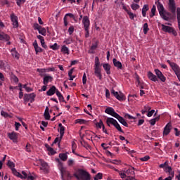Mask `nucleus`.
Returning <instances> with one entry per match:
<instances>
[{"label":"nucleus","instance_id":"obj_14","mask_svg":"<svg viewBox=\"0 0 180 180\" xmlns=\"http://www.w3.org/2000/svg\"><path fill=\"white\" fill-rule=\"evenodd\" d=\"M169 9L173 15H175V12L176 11L175 0H169Z\"/></svg>","mask_w":180,"mask_h":180},{"label":"nucleus","instance_id":"obj_25","mask_svg":"<svg viewBox=\"0 0 180 180\" xmlns=\"http://www.w3.org/2000/svg\"><path fill=\"white\" fill-rule=\"evenodd\" d=\"M58 131L60 134V139H63V136H64V131H65V128L63 126V124L60 123L58 124Z\"/></svg>","mask_w":180,"mask_h":180},{"label":"nucleus","instance_id":"obj_20","mask_svg":"<svg viewBox=\"0 0 180 180\" xmlns=\"http://www.w3.org/2000/svg\"><path fill=\"white\" fill-rule=\"evenodd\" d=\"M10 51L13 58H15L16 60H19L20 55H19V53H18V51H16V48H13L12 49H11Z\"/></svg>","mask_w":180,"mask_h":180},{"label":"nucleus","instance_id":"obj_48","mask_svg":"<svg viewBox=\"0 0 180 180\" xmlns=\"http://www.w3.org/2000/svg\"><path fill=\"white\" fill-rule=\"evenodd\" d=\"M63 43L65 44H71V43H72V37H69L68 39H66Z\"/></svg>","mask_w":180,"mask_h":180},{"label":"nucleus","instance_id":"obj_6","mask_svg":"<svg viewBox=\"0 0 180 180\" xmlns=\"http://www.w3.org/2000/svg\"><path fill=\"white\" fill-rule=\"evenodd\" d=\"M58 169L60 171L61 178L63 180H70L72 178L70 172L67 170V167H64V166H63V163L60 162L58 163Z\"/></svg>","mask_w":180,"mask_h":180},{"label":"nucleus","instance_id":"obj_29","mask_svg":"<svg viewBox=\"0 0 180 180\" xmlns=\"http://www.w3.org/2000/svg\"><path fill=\"white\" fill-rule=\"evenodd\" d=\"M103 68H104L106 74H108V75H110V65H109L108 63H104L103 65Z\"/></svg>","mask_w":180,"mask_h":180},{"label":"nucleus","instance_id":"obj_4","mask_svg":"<svg viewBox=\"0 0 180 180\" xmlns=\"http://www.w3.org/2000/svg\"><path fill=\"white\" fill-rule=\"evenodd\" d=\"M105 112L108 115H110V116H112L113 117H115V119H117L118 121L120 122V123H121V124H122L125 127H129V124H127L126 120H124V118L122 117V116H120L119 114H117V112H115V109H113V108L108 107L105 110Z\"/></svg>","mask_w":180,"mask_h":180},{"label":"nucleus","instance_id":"obj_52","mask_svg":"<svg viewBox=\"0 0 180 180\" xmlns=\"http://www.w3.org/2000/svg\"><path fill=\"white\" fill-rule=\"evenodd\" d=\"M74 164H75V161L73 159H69L68 160V165L69 167H72V165H74Z\"/></svg>","mask_w":180,"mask_h":180},{"label":"nucleus","instance_id":"obj_26","mask_svg":"<svg viewBox=\"0 0 180 180\" xmlns=\"http://www.w3.org/2000/svg\"><path fill=\"white\" fill-rule=\"evenodd\" d=\"M160 16L165 20H168V19H169V16H171V13L165 11L162 14H160Z\"/></svg>","mask_w":180,"mask_h":180},{"label":"nucleus","instance_id":"obj_33","mask_svg":"<svg viewBox=\"0 0 180 180\" xmlns=\"http://www.w3.org/2000/svg\"><path fill=\"white\" fill-rule=\"evenodd\" d=\"M59 158L62 161H67V160L68 158V155L67 153H60V154H59Z\"/></svg>","mask_w":180,"mask_h":180},{"label":"nucleus","instance_id":"obj_56","mask_svg":"<svg viewBox=\"0 0 180 180\" xmlns=\"http://www.w3.org/2000/svg\"><path fill=\"white\" fill-rule=\"evenodd\" d=\"M82 84L83 85H86V73L85 72L83 74Z\"/></svg>","mask_w":180,"mask_h":180},{"label":"nucleus","instance_id":"obj_39","mask_svg":"<svg viewBox=\"0 0 180 180\" xmlns=\"http://www.w3.org/2000/svg\"><path fill=\"white\" fill-rule=\"evenodd\" d=\"M131 8L133 11H137V9L140 8V5H139L136 3H132L131 5Z\"/></svg>","mask_w":180,"mask_h":180},{"label":"nucleus","instance_id":"obj_59","mask_svg":"<svg viewBox=\"0 0 180 180\" xmlns=\"http://www.w3.org/2000/svg\"><path fill=\"white\" fill-rule=\"evenodd\" d=\"M37 72H39V75H41V77H43V74L46 72V69H37Z\"/></svg>","mask_w":180,"mask_h":180},{"label":"nucleus","instance_id":"obj_19","mask_svg":"<svg viewBox=\"0 0 180 180\" xmlns=\"http://www.w3.org/2000/svg\"><path fill=\"white\" fill-rule=\"evenodd\" d=\"M101 67H94V74L97 78H99L100 79H102V74H101Z\"/></svg>","mask_w":180,"mask_h":180},{"label":"nucleus","instance_id":"obj_34","mask_svg":"<svg viewBox=\"0 0 180 180\" xmlns=\"http://www.w3.org/2000/svg\"><path fill=\"white\" fill-rule=\"evenodd\" d=\"M176 15H177V21H178L179 30L180 31V8L179 7H178L176 8Z\"/></svg>","mask_w":180,"mask_h":180},{"label":"nucleus","instance_id":"obj_58","mask_svg":"<svg viewBox=\"0 0 180 180\" xmlns=\"http://www.w3.org/2000/svg\"><path fill=\"white\" fill-rule=\"evenodd\" d=\"M168 166V161L165 162L164 163L160 165V168H163L165 169V168H167V167Z\"/></svg>","mask_w":180,"mask_h":180},{"label":"nucleus","instance_id":"obj_36","mask_svg":"<svg viewBox=\"0 0 180 180\" xmlns=\"http://www.w3.org/2000/svg\"><path fill=\"white\" fill-rule=\"evenodd\" d=\"M151 110V107L148 105H145L144 108L141 110L142 115H144L145 113H147Z\"/></svg>","mask_w":180,"mask_h":180},{"label":"nucleus","instance_id":"obj_21","mask_svg":"<svg viewBox=\"0 0 180 180\" xmlns=\"http://www.w3.org/2000/svg\"><path fill=\"white\" fill-rule=\"evenodd\" d=\"M33 46H34V49L35 50L36 54H37L38 53H41V51H43V49L40 46H39V44H37V40L34 41Z\"/></svg>","mask_w":180,"mask_h":180},{"label":"nucleus","instance_id":"obj_45","mask_svg":"<svg viewBox=\"0 0 180 180\" xmlns=\"http://www.w3.org/2000/svg\"><path fill=\"white\" fill-rule=\"evenodd\" d=\"M115 4H117L118 8H120V6H122L124 3H123V0H115Z\"/></svg>","mask_w":180,"mask_h":180},{"label":"nucleus","instance_id":"obj_24","mask_svg":"<svg viewBox=\"0 0 180 180\" xmlns=\"http://www.w3.org/2000/svg\"><path fill=\"white\" fill-rule=\"evenodd\" d=\"M60 51L63 53V54H66L67 56L70 54V49H68V47H67L65 45H63L61 46Z\"/></svg>","mask_w":180,"mask_h":180},{"label":"nucleus","instance_id":"obj_1","mask_svg":"<svg viewBox=\"0 0 180 180\" xmlns=\"http://www.w3.org/2000/svg\"><path fill=\"white\" fill-rule=\"evenodd\" d=\"M116 172H117L123 180H134L136 175V173L134 172V167H130L128 169L124 168L121 170L119 169H115Z\"/></svg>","mask_w":180,"mask_h":180},{"label":"nucleus","instance_id":"obj_61","mask_svg":"<svg viewBox=\"0 0 180 180\" xmlns=\"http://www.w3.org/2000/svg\"><path fill=\"white\" fill-rule=\"evenodd\" d=\"M155 112V110H149L147 113L148 117H151V116H153V115H154Z\"/></svg>","mask_w":180,"mask_h":180},{"label":"nucleus","instance_id":"obj_46","mask_svg":"<svg viewBox=\"0 0 180 180\" xmlns=\"http://www.w3.org/2000/svg\"><path fill=\"white\" fill-rule=\"evenodd\" d=\"M94 67H101V62H99V58H95Z\"/></svg>","mask_w":180,"mask_h":180},{"label":"nucleus","instance_id":"obj_41","mask_svg":"<svg viewBox=\"0 0 180 180\" xmlns=\"http://www.w3.org/2000/svg\"><path fill=\"white\" fill-rule=\"evenodd\" d=\"M136 79L137 85H139V86H141V88L143 89V82L140 81V77H139V75H136Z\"/></svg>","mask_w":180,"mask_h":180},{"label":"nucleus","instance_id":"obj_32","mask_svg":"<svg viewBox=\"0 0 180 180\" xmlns=\"http://www.w3.org/2000/svg\"><path fill=\"white\" fill-rule=\"evenodd\" d=\"M96 126L98 129H103V130H105V125L101 120H100L98 122L96 123Z\"/></svg>","mask_w":180,"mask_h":180},{"label":"nucleus","instance_id":"obj_10","mask_svg":"<svg viewBox=\"0 0 180 180\" xmlns=\"http://www.w3.org/2000/svg\"><path fill=\"white\" fill-rule=\"evenodd\" d=\"M169 65L180 82V68L174 63H170Z\"/></svg>","mask_w":180,"mask_h":180},{"label":"nucleus","instance_id":"obj_22","mask_svg":"<svg viewBox=\"0 0 180 180\" xmlns=\"http://www.w3.org/2000/svg\"><path fill=\"white\" fill-rule=\"evenodd\" d=\"M165 172L169 174V176H171L172 179L174 178V172L172 171V167L167 166L165 168Z\"/></svg>","mask_w":180,"mask_h":180},{"label":"nucleus","instance_id":"obj_2","mask_svg":"<svg viewBox=\"0 0 180 180\" xmlns=\"http://www.w3.org/2000/svg\"><path fill=\"white\" fill-rule=\"evenodd\" d=\"M7 165H8V167H9V168H11L13 175H15V176H18V178H20L21 179H27V180H34V176H33L32 174L27 175V172L25 171L22 172V175L20 173H19L18 171H16V169H15V163H13V162L8 161Z\"/></svg>","mask_w":180,"mask_h":180},{"label":"nucleus","instance_id":"obj_31","mask_svg":"<svg viewBox=\"0 0 180 180\" xmlns=\"http://www.w3.org/2000/svg\"><path fill=\"white\" fill-rule=\"evenodd\" d=\"M149 8H148V5L145 4L143 6L142 8V16H143V18H146V15L147 13V11H148Z\"/></svg>","mask_w":180,"mask_h":180},{"label":"nucleus","instance_id":"obj_18","mask_svg":"<svg viewBox=\"0 0 180 180\" xmlns=\"http://www.w3.org/2000/svg\"><path fill=\"white\" fill-rule=\"evenodd\" d=\"M53 81V76H50V75H45L44 76V85H47L49 82H51Z\"/></svg>","mask_w":180,"mask_h":180},{"label":"nucleus","instance_id":"obj_3","mask_svg":"<svg viewBox=\"0 0 180 180\" xmlns=\"http://www.w3.org/2000/svg\"><path fill=\"white\" fill-rule=\"evenodd\" d=\"M155 75L151 72V71L148 72L147 77L150 81H153V82H157L158 79H160L162 82H165V81H167V78L160 70L155 69Z\"/></svg>","mask_w":180,"mask_h":180},{"label":"nucleus","instance_id":"obj_53","mask_svg":"<svg viewBox=\"0 0 180 180\" xmlns=\"http://www.w3.org/2000/svg\"><path fill=\"white\" fill-rule=\"evenodd\" d=\"M127 15H129V18L131 19V20H134V18H136V15H134L131 11H128Z\"/></svg>","mask_w":180,"mask_h":180},{"label":"nucleus","instance_id":"obj_13","mask_svg":"<svg viewBox=\"0 0 180 180\" xmlns=\"http://www.w3.org/2000/svg\"><path fill=\"white\" fill-rule=\"evenodd\" d=\"M111 94L114 95V96L117 99L118 101H124V95H123L121 92L115 91V90H111Z\"/></svg>","mask_w":180,"mask_h":180},{"label":"nucleus","instance_id":"obj_47","mask_svg":"<svg viewBox=\"0 0 180 180\" xmlns=\"http://www.w3.org/2000/svg\"><path fill=\"white\" fill-rule=\"evenodd\" d=\"M155 11H156L155 6H153V7L151 8V14L150 15V18H153V16L155 15Z\"/></svg>","mask_w":180,"mask_h":180},{"label":"nucleus","instance_id":"obj_15","mask_svg":"<svg viewBox=\"0 0 180 180\" xmlns=\"http://www.w3.org/2000/svg\"><path fill=\"white\" fill-rule=\"evenodd\" d=\"M10 18H11L13 27H15V28L18 27L19 22L18 21V16L15 15V14H11Z\"/></svg>","mask_w":180,"mask_h":180},{"label":"nucleus","instance_id":"obj_55","mask_svg":"<svg viewBox=\"0 0 180 180\" xmlns=\"http://www.w3.org/2000/svg\"><path fill=\"white\" fill-rule=\"evenodd\" d=\"M76 123H79V124H86V121L84 120L77 119L76 120Z\"/></svg>","mask_w":180,"mask_h":180},{"label":"nucleus","instance_id":"obj_17","mask_svg":"<svg viewBox=\"0 0 180 180\" xmlns=\"http://www.w3.org/2000/svg\"><path fill=\"white\" fill-rule=\"evenodd\" d=\"M57 91H58V89H57L55 86H52L46 92V95H48V96H53L54 94H57Z\"/></svg>","mask_w":180,"mask_h":180},{"label":"nucleus","instance_id":"obj_35","mask_svg":"<svg viewBox=\"0 0 180 180\" xmlns=\"http://www.w3.org/2000/svg\"><path fill=\"white\" fill-rule=\"evenodd\" d=\"M158 9L159 11L160 15H162V13H164V12L165 11V10H164V6H162V4H159L158 5Z\"/></svg>","mask_w":180,"mask_h":180},{"label":"nucleus","instance_id":"obj_37","mask_svg":"<svg viewBox=\"0 0 180 180\" xmlns=\"http://www.w3.org/2000/svg\"><path fill=\"white\" fill-rule=\"evenodd\" d=\"M56 96H58L60 102H64V96H63V94L58 90L56 91Z\"/></svg>","mask_w":180,"mask_h":180},{"label":"nucleus","instance_id":"obj_43","mask_svg":"<svg viewBox=\"0 0 180 180\" xmlns=\"http://www.w3.org/2000/svg\"><path fill=\"white\" fill-rule=\"evenodd\" d=\"M149 30H150V29L148 28V24L145 23L143 25V33H144V34H147V33Z\"/></svg>","mask_w":180,"mask_h":180},{"label":"nucleus","instance_id":"obj_5","mask_svg":"<svg viewBox=\"0 0 180 180\" xmlns=\"http://www.w3.org/2000/svg\"><path fill=\"white\" fill-rule=\"evenodd\" d=\"M77 180H91V174L84 169H78L74 173Z\"/></svg>","mask_w":180,"mask_h":180},{"label":"nucleus","instance_id":"obj_44","mask_svg":"<svg viewBox=\"0 0 180 180\" xmlns=\"http://www.w3.org/2000/svg\"><path fill=\"white\" fill-rule=\"evenodd\" d=\"M157 120H160V117H155L149 121V123L151 124V126H154Z\"/></svg>","mask_w":180,"mask_h":180},{"label":"nucleus","instance_id":"obj_50","mask_svg":"<svg viewBox=\"0 0 180 180\" xmlns=\"http://www.w3.org/2000/svg\"><path fill=\"white\" fill-rule=\"evenodd\" d=\"M18 86L20 88L19 98L22 99L23 98V92H22V84H19Z\"/></svg>","mask_w":180,"mask_h":180},{"label":"nucleus","instance_id":"obj_9","mask_svg":"<svg viewBox=\"0 0 180 180\" xmlns=\"http://www.w3.org/2000/svg\"><path fill=\"white\" fill-rule=\"evenodd\" d=\"M162 30L163 32H166L167 33H172L173 36H176L178 34V33L176 32V31H175V30H174V28L169 26H167L164 24H162Z\"/></svg>","mask_w":180,"mask_h":180},{"label":"nucleus","instance_id":"obj_28","mask_svg":"<svg viewBox=\"0 0 180 180\" xmlns=\"http://www.w3.org/2000/svg\"><path fill=\"white\" fill-rule=\"evenodd\" d=\"M45 147H46V150L49 151V155H54V154H56V151L54 150V149H53V148L50 147V146L46 144V145H45Z\"/></svg>","mask_w":180,"mask_h":180},{"label":"nucleus","instance_id":"obj_11","mask_svg":"<svg viewBox=\"0 0 180 180\" xmlns=\"http://www.w3.org/2000/svg\"><path fill=\"white\" fill-rule=\"evenodd\" d=\"M36 98V94L34 93L30 94H25L24 96V101L25 102H30L31 103L32 102H34V98Z\"/></svg>","mask_w":180,"mask_h":180},{"label":"nucleus","instance_id":"obj_57","mask_svg":"<svg viewBox=\"0 0 180 180\" xmlns=\"http://www.w3.org/2000/svg\"><path fill=\"white\" fill-rule=\"evenodd\" d=\"M149 159H150V156H148V155H146L143 158H139L140 161H142V162L148 161Z\"/></svg>","mask_w":180,"mask_h":180},{"label":"nucleus","instance_id":"obj_64","mask_svg":"<svg viewBox=\"0 0 180 180\" xmlns=\"http://www.w3.org/2000/svg\"><path fill=\"white\" fill-rule=\"evenodd\" d=\"M68 33L70 35L74 33V26H70L68 29Z\"/></svg>","mask_w":180,"mask_h":180},{"label":"nucleus","instance_id":"obj_23","mask_svg":"<svg viewBox=\"0 0 180 180\" xmlns=\"http://www.w3.org/2000/svg\"><path fill=\"white\" fill-rule=\"evenodd\" d=\"M8 137L11 140L13 141V143H16L18 141V134H16L15 132L8 134Z\"/></svg>","mask_w":180,"mask_h":180},{"label":"nucleus","instance_id":"obj_27","mask_svg":"<svg viewBox=\"0 0 180 180\" xmlns=\"http://www.w3.org/2000/svg\"><path fill=\"white\" fill-rule=\"evenodd\" d=\"M112 62H113L115 67H116L119 70H122V63H120V61L117 60L116 58H114L112 60Z\"/></svg>","mask_w":180,"mask_h":180},{"label":"nucleus","instance_id":"obj_38","mask_svg":"<svg viewBox=\"0 0 180 180\" xmlns=\"http://www.w3.org/2000/svg\"><path fill=\"white\" fill-rule=\"evenodd\" d=\"M39 34H41L42 36H46L47 31L46 30V28L41 27L39 30L38 31Z\"/></svg>","mask_w":180,"mask_h":180},{"label":"nucleus","instance_id":"obj_49","mask_svg":"<svg viewBox=\"0 0 180 180\" xmlns=\"http://www.w3.org/2000/svg\"><path fill=\"white\" fill-rule=\"evenodd\" d=\"M22 88H24V89H25L26 92H32L33 91V89H32V88L27 86V84H24L22 86Z\"/></svg>","mask_w":180,"mask_h":180},{"label":"nucleus","instance_id":"obj_16","mask_svg":"<svg viewBox=\"0 0 180 180\" xmlns=\"http://www.w3.org/2000/svg\"><path fill=\"white\" fill-rule=\"evenodd\" d=\"M172 129V124L171 122H169L166 124L163 131V136H168L171 133V129Z\"/></svg>","mask_w":180,"mask_h":180},{"label":"nucleus","instance_id":"obj_62","mask_svg":"<svg viewBox=\"0 0 180 180\" xmlns=\"http://www.w3.org/2000/svg\"><path fill=\"white\" fill-rule=\"evenodd\" d=\"M33 27L34 29V30H39V29L41 27V26H40L39 24L37 23H34L33 25Z\"/></svg>","mask_w":180,"mask_h":180},{"label":"nucleus","instance_id":"obj_42","mask_svg":"<svg viewBox=\"0 0 180 180\" xmlns=\"http://www.w3.org/2000/svg\"><path fill=\"white\" fill-rule=\"evenodd\" d=\"M44 117H45L46 120H50V113L49 112V110L47 108L44 112Z\"/></svg>","mask_w":180,"mask_h":180},{"label":"nucleus","instance_id":"obj_8","mask_svg":"<svg viewBox=\"0 0 180 180\" xmlns=\"http://www.w3.org/2000/svg\"><path fill=\"white\" fill-rule=\"evenodd\" d=\"M37 165L38 166L41 165L40 169L41 171H44V172H49V169L50 167H49L47 162H44V160L39 159L38 160H37Z\"/></svg>","mask_w":180,"mask_h":180},{"label":"nucleus","instance_id":"obj_54","mask_svg":"<svg viewBox=\"0 0 180 180\" xmlns=\"http://www.w3.org/2000/svg\"><path fill=\"white\" fill-rule=\"evenodd\" d=\"M111 162L112 164H115V165H120L122 164V161H120V160H112Z\"/></svg>","mask_w":180,"mask_h":180},{"label":"nucleus","instance_id":"obj_7","mask_svg":"<svg viewBox=\"0 0 180 180\" xmlns=\"http://www.w3.org/2000/svg\"><path fill=\"white\" fill-rule=\"evenodd\" d=\"M106 123L108 126H110V124H112L117 130L120 131V133H123V129H122V127H120V124H119V122L117 121L112 117H108L106 120Z\"/></svg>","mask_w":180,"mask_h":180},{"label":"nucleus","instance_id":"obj_30","mask_svg":"<svg viewBox=\"0 0 180 180\" xmlns=\"http://www.w3.org/2000/svg\"><path fill=\"white\" fill-rule=\"evenodd\" d=\"M9 39H11V37L6 34H0V40H4L5 41H9Z\"/></svg>","mask_w":180,"mask_h":180},{"label":"nucleus","instance_id":"obj_60","mask_svg":"<svg viewBox=\"0 0 180 180\" xmlns=\"http://www.w3.org/2000/svg\"><path fill=\"white\" fill-rule=\"evenodd\" d=\"M102 179V173H98L94 177V180Z\"/></svg>","mask_w":180,"mask_h":180},{"label":"nucleus","instance_id":"obj_12","mask_svg":"<svg viewBox=\"0 0 180 180\" xmlns=\"http://www.w3.org/2000/svg\"><path fill=\"white\" fill-rule=\"evenodd\" d=\"M82 24L84 25V30H88V29H89V26H91V21L88 16L83 17Z\"/></svg>","mask_w":180,"mask_h":180},{"label":"nucleus","instance_id":"obj_40","mask_svg":"<svg viewBox=\"0 0 180 180\" xmlns=\"http://www.w3.org/2000/svg\"><path fill=\"white\" fill-rule=\"evenodd\" d=\"M49 48L51 49V50H58L60 49V46L57 43L53 44V45H50Z\"/></svg>","mask_w":180,"mask_h":180},{"label":"nucleus","instance_id":"obj_51","mask_svg":"<svg viewBox=\"0 0 180 180\" xmlns=\"http://www.w3.org/2000/svg\"><path fill=\"white\" fill-rule=\"evenodd\" d=\"M67 16H69V18H71L72 19H73V20H75V22H77V19L75 18V15H74V14H72V13H67L65 15V18H67Z\"/></svg>","mask_w":180,"mask_h":180},{"label":"nucleus","instance_id":"obj_63","mask_svg":"<svg viewBox=\"0 0 180 180\" xmlns=\"http://www.w3.org/2000/svg\"><path fill=\"white\" fill-rule=\"evenodd\" d=\"M1 115L4 117H9V114H8V112L1 110Z\"/></svg>","mask_w":180,"mask_h":180}]
</instances>
